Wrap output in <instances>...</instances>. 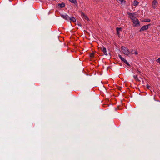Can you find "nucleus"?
<instances>
[{"label": "nucleus", "instance_id": "25", "mask_svg": "<svg viewBox=\"0 0 160 160\" xmlns=\"http://www.w3.org/2000/svg\"><path fill=\"white\" fill-rule=\"evenodd\" d=\"M122 89V88L121 87H119L118 88V89L119 90H121V89Z\"/></svg>", "mask_w": 160, "mask_h": 160}, {"label": "nucleus", "instance_id": "12", "mask_svg": "<svg viewBox=\"0 0 160 160\" xmlns=\"http://www.w3.org/2000/svg\"><path fill=\"white\" fill-rule=\"evenodd\" d=\"M138 2L136 0H134L133 2V5L134 6H136L138 4Z\"/></svg>", "mask_w": 160, "mask_h": 160}, {"label": "nucleus", "instance_id": "16", "mask_svg": "<svg viewBox=\"0 0 160 160\" xmlns=\"http://www.w3.org/2000/svg\"><path fill=\"white\" fill-rule=\"evenodd\" d=\"M117 1L118 2H120L121 3H122L123 2H124V4H125L126 1L124 0H117Z\"/></svg>", "mask_w": 160, "mask_h": 160}, {"label": "nucleus", "instance_id": "23", "mask_svg": "<svg viewBox=\"0 0 160 160\" xmlns=\"http://www.w3.org/2000/svg\"><path fill=\"white\" fill-rule=\"evenodd\" d=\"M91 67H92L93 68L94 67H95V66L93 64H92L91 63Z\"/></svg>", "mask_w": 160, "mask_h": 160}, {"label": "nucleus", "instance_id": "20", "mask_svg": "<svg viewBox=\"0 0 160 160\" xmlns=\"http://www.w3.org/2000/svg\"><path fill=\"white\" fill-rule=\"evenodd\" d=\"M134 51L133 50H132V51H131L130 52V53H131L132 54L134 53Z\"/></svg>", "mask_w": 160, "mask_h": 160}, {"label": "nucleus", "instance_id": "6", "mask_svg": "<svg viewBox=\"0 0 160 160\" xmlns=\"http://www.w3.org/2000/svg\"><path fill=\"white\" fill-rule=\"evenodd\" d=\"M118 57L119 58L121 59V60L122 61L124 62L127 65L130 66V64L127 61L124 59L122 57V56L120 55H119Z\"/></svg>", "mask_w": 160, "mask_h": 160}, {"label": "nucleus", "instance_id": "10", "mask_svg": "<svg viewBox=\"0 0 160 160\" xmlns=\"http://www.w3.org/2000/svg\"><path fill=\"white\" fill-rule=\"evenodd\" d=\"M58 6L61 8H63L65 6V4L63 2H62L61 3H59L58 4Z\"/></svg>", "mask_w": 160, "mask_h": 160}, {"label": "nucleus", "instance_id": "13", "mask_svg": "<svg viewBox=\"0 0 160 160\" xmlns=\"http://www.w3.org/2000/svg\"><path fill=\"white\" fill-rule=\"evenodd\" d=\"M69 20H70L71 21H72L73 22H75L76 21V19H75V18L73 17H72L71 18H70L69 17Z\"/></svg>", "mask_w": 160, "mask_h": 160}, {"label": "nucleus", "instance_id": "24", "mask_svg": "<svg viewBox=\"0 0 160 160\" xmlns=\"http://www.w3.org/2000/svg\"><path fill=\"white\" fill-rule=\"evenodd\" d=\"M137 72L139 73H140V72L138 70H137Z\"/></svg>", "mask_w": 160, "mask_h": 160}, {"label": "nucleus", "instance_id": "28", "mask_svg": "<svg viewBox=\"0 0 160 160\" xmlns=\"http://www.w3.org/2000/svg\"><path fill=\"white\" fill-rule=\"evenodd\" d=\"M159 27L160 28V25L159 26Z\"/></svg>", "mask_w": 160, "mask_h": 160}, {"label": "nucleus", "instance_id": "5", "mask_svg": "<svg viewBox=\"0 0 160 160\" xmlns=\"http://www.w3.org/2000/svg\"><path fill=\"white\" fill-rule=\"evenodd\" d=\"M158 3L156 0H153L152 3V6L153 8L155 9L157 6Z\"/></svg>", "mask_w": 160, "mask_h": 160}, {"label": "nucleus", "instance_id": "27", "mask_svg": "<svg viewBox=\"0 0 160 160\" xmlns=\"http://www.w3.org/2000/svg\"><path fill=\"white\" fill-rule=\"evenodd\" d=\"M92 71H94V70L92 69Z\"/></svg>", "mask_w": 160, "mask_h": 160}, {"label": "nucleus", "instance_id": "4", "mask_svg": "<svg viewBox=\"0 0 160 160\" xmlns=\"http://www.w3.org/2000/svg\"><path fill=\"white\" fill-rule=\"evenodd\" d=\"M150 24H149L147 25H144L143 26L140 30L139 31L141 32L142 31H143L144 30H147L149 26H150Z\"/></svg>", "mask_w": 160, "mask_h": 160}, {"label": "nucleus", "instance_id": "8", "mask_svg": "<svg viewBox=\"0 0 160 160\" xmlns=\"http://www.w3.org/2000/svg\"><path fill=\"white\" fill-rule=\"evenodd\" d=\"M101 50L103 52V53L106 55H107V52L106 49V48L104 46H102V47L101 48Z\"/></svg>", "mask_w": 160, "mask_h": 160}, {"label": "nucleus", "instance_id": "15", "mask_svg": "<svg viewBox=\"0 0 160 160\" xmlns=\"http://www.w3.org/2000/svg\"><path fill=\"white\" fill-rule=\"evenodd\" d=\"M133 77H134V78L136 80H137V81H140V80L138 78L137 75H134L133 76Z\"/></svg>", "mask_w": 160, "mask_h": 160}, {"label": "nucleus", "instance_id": "22", "mask_svg": "<svg viewBox=\"0 0 160 160\" xmlns=\"http://www.w3.org/2000/svg\"><path fill=\"white\" fill-rule=\"evenodd\" d=\"M134 53H135L136 55H137L138 54L137 52L136 51H134Z\"/></svg>", "mask_w": 160, "mask_h": 160}, {"label": "nucleus", "instance_id": "11", "mask_svg": "<svg viewBox=\"0 0 160 160\" xmlns=\"http://www.w3.org/2000/svg\"><path fill=\"white\" fill-rule=\"evenodd\" d=\"M82 17H83V18H84V19H85V20H88V18L84 13H82Z\"/></svg>", "mask_w": 160, "mask_h": 160}, {"label": "nucleus", "instance_id": "19", "mask_svg": "<svg viewBox=\"0 0 160 160\" xmlns=\"http://www.w3.org/2000/svg\"><path fill=\"white\" fill-rule=\"evenodd\" d=\"M150 20L149 19H146V21H145V22H150Z\"/></svg>", "mask_w": 160, "mask_h": 160}, {"label": "nucleus", "instance_id": "3", "mask_svg": "<svg viewBox=\"0 0 160 160\" xmlns=\"http://www.w3.org/2000/svg\"><path fill=\"white\" fill-rule=\"evenodd\" d=\"M127 14L129 16V17L132 20V21L133 20L135 19L136 18L135 17V13H132L130 12H128L127 13Z\"/></svg>", "mask_w": 160, "mask_h": 160}, {"label": "nucleus", "instance_id": "17", "mask_svg": "<svg viewBox=\"0 0 160 160\" xmlns=\"http://www.w3.org/2000/svg\"><path fill=\"white\" fill-rule=\"evenodd\" d=\"M156 61L158 63L160 64V57L158 59L156 60Z\"/></svg>", "mask_w": 160, "mask_h": 160}, {"label": "nucleus", "instance_id": "2", "mask_svg": "<svg viewBox=\"0 0 160 160\" xmlns=\"http://www.w3.org/2000/svg\"><path fill=\"white\" fill-rule=\"evenodd\" d=\"M132 22L134 25V26L138 27L140 26V22L137 18L133 20Z\"/></svg>", "mask_w": 160, "mask_h": 160}, {"label": "nucleus", "instance_id": "21", "mask_svg": "<svg viewBox=\"0 0 160 160\" xmlns=\"http://www.w3.org/2000/svg\"><path fill=\"white\" fill-rule=\"evenodd\" d=\"M150 87V86L149 85H148V84L147 85V88L148 89H149Z\"/></svg>", "mask_w": 160, "mask_h": 160}, {"label": "nucleus", "instance_id": "9", "mask_svg": "<svg viewBox=\"0 0 160 160\" xmlns=\"http://www.w3.org/2000/svg\"><path fill=\"white\" fill-rule=\"evenodd\" d=\"M117 30V33L118 35V36L119 37L120 36V31H121L122 30V28H116Z\"/></svg>", "mask_w": 160, "mask_h": 160}, {"label": "nucleus", "instance_id": "18", "mask_svg": "<svg viewBox=\"0 0 160 160\" xmlns=\"http://www.w3.org/2000/svg\"><path fill=\"white\" fill-rule=\"evenodd\" d=\"M94 53H93V52L92 53V52H91V55H90L91 58L94 57Z\"/></svg>", "mask_w": 160, "mask_h": 160}, {"label": "nucleus", "instance_id": "1", "mask_svg": "<svg viewBox=\"0 0 160 160\" xmlns=\"http://www.w3.org/2000/svg\"><path fill=\"white\" fill-rule=\"evenodd\" d=\"M122 51L123 53L127 56H128L130 53V51L127 47L124 46H122L121 48Z\"/></svg>", "mask_w": 160, "mask_h": 160}, {"label": "nucleus", "instance_id": "7", "mask_svg": "<svg viewBox=\"0 0 160 160\" xmlns=\"http://www.w3.org/2000/svg\"><path fill=\"white\" fill-rule=\"evenodd\" d=\"M61 17L66 20H69V17L66 14H62L61 15Z\"/></svg>", "mask_w": 160, "mask_h": 160}, {"label": "nucleus", "instance_id": "14", "mask_svg": "<svg viewBox=\"0 0 160 160\" xmlns=\"http://www.w3.org/2000/svg\"><path fill=\"white\" fill-rule=\"evenodd\" d=\"M69 1L71 2L72 3L74 4H77V1L76 0H68Z\"/></svg>", "mask_w": 160, "mask_h": 160}, {"label": "nucleus", "instance_id": "26", "mask_svg": "<svg viewBox=\"0 0 160 160\" xmlns=\"http://www.w3.org/2000/svg\"><path fill=\"white\" fill-rule=\"evenodd\" d=\"M94 75H95V74H96V72H95V73H94Z\"/></svg>", "mask_w": 160, "mask_h": 160}]
</instances>
